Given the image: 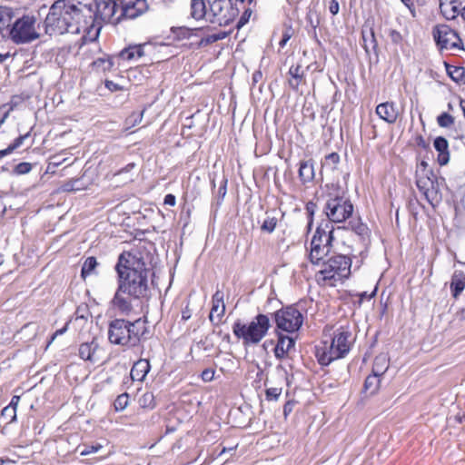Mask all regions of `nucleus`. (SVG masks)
I'll return each instance as SVG.
<instances>
[{
    "label": "nucleus",
    "instance_id": "obj_23",
    "mask_svg": "<svg viewBox=\"0 0 465 465\" xmlns=\"http://www.w3.org/2000/svg\"><path fill=\"white\" fill-rule=\"evenodd\" d=\"M151 369L149 360L140 359L135 361L131 369L130 376L133 381H143Z\"/></svg>",
    "mask_w": 465,
    "mask_h": 465
},
{
    "label": "nucleus",
    "instance_id": "obj_34",
    "mask_svg": "<svg viewBox=\"0 0 465 465\" xmlns=\"http://www.w3.org/2000/svg\"><path fill=\"white\" fill-rule=\"evenodd\" d=\"M97 348V343L94 341L91 342H84L78 350L79 357L84 361H92V356Z\"/></svg>",
    "mask_w": 465,
    "mask_h": 465
},
{
    "label": "nucleus",
    "instance_id": "obj_62",
    "mask_svg": "<svg viewBox=\"0 0 465 465\" xmlns=\"http://www.w3.org/2000/svg\"><path fill=\"white\" fill-rule=\"evenodd\" d=\"M68 324L69 322H66L65 325L59 329V330H56L53 335L51 336L49 341L47 342V347L54 341V339L59 336V335H62L64 334L66 331H67V328H68Z\"/></svg>",
    "mask_w": 465,
    "mask_h": 465
},
{
    "label": "nucleus",
    "instance_id": "obj_58",
    "mask_svg": "<svg viewBox=\"0 0 465 465\" xmlns=\"http://www.w3.org/2000/svg\"><path fill=\"white\" fill-rule=\"evenodd\" d=\"M305 210H306L308 218H311V220H313L315 212L317 210V203L312 201L308 202L306 203Z\"/></svg>",
    "mask_w": 465,
    "mask_h": 465
},
{
    "label": "nucleus",
    "instance_id": "obj_49",
    "mask_svg": "<svg viewBox=\"0 0 465 465\" xmlns=\"http://www.w3.org/2000/svg\"><path fill=\"white\" fill-rule=\"evenodd\" d=\"M212 28L210 26H202L192 28V38H197L198 40L205 36L207 32H210Z\"/></svg>",
    "mask_w": 465,
    "mask_h": 465
},
{
    "label": "nucleus",
    "instance_id": "obj_41",
    "mask_svg": "<svg viewBox=\"0 0 465 465\" xmlns=\"http://www.w3.org/2000/svg\"><path fill=\"white\" fill-rule=\"evenodd\" d=\"M278 219L275 216H267L261 225L262 232L272 233L277 226Z\"/></svg>",
    "mask_w": 465,
    "mask_h": 465
},
{
    "label": "nucleus",
    "instance_id": "obj_59",
    "mask_svg": "<svg viewBox=\"0 0 465 465\" xmlns=\"http://www.w3.org/2000/svg\"><path fill=\"white\" fill-rule=\"evenodd\" d=\"M23 101V98L19 95H13L11 97V100L8 104H4L3 107L8 105L9 106V109L7 111H9V113L11 111H13L21 102Z\"/></svg>",
    "mask_w": 465,
    "mask_h": 465
},
{
    "label": "nucleus",
    "instance_id": "obj_47",
    "mask_svg": "<svg viewBox=\"0 0 465 465\" xmlns=\"http://www.w3.org/2000/svg\"><path fill=\"white\" fill-rule=\"evenodd\" d=\"M128 400L129 395L127 393L118 395L114 402L115 411H124L128 405Z\"/></svg>",
    "mask_w": 465,
    "mask_h": 465
},
{
    "label": "nucleus",
    "instance_id": "obj_10",
    "mask_svg": "<svg viewBox=\"0 0 465 465\" xmlns=\"http://www.w3.org/2000/svg\"><path fill=\"white\" fill-rule=\"evenodd\" d=\"M351 335L352 333L349 323L339 326L333 331L331 347L336 353V357L342 359L350 352L352 345V341H351Z\"/></svg>",
    "mask_w": 465,
    "mask_h": 465
},
{
    "label": "nucleus",
    "instance_id": "obj_51",
    "mask_svg": "<svg viewBox=\"0 0 465 465\" xmlns=\"http://www.w3.org/2000/svg\"><path fill=\"white\" fill-rule=\"evenodd\" d=\"M1 416L8 420V423L13 422L16 420V411L11 408L5 407L1 411Z\"/></svg>",
    "mask_w": 465,
    "mask_h": 465
},
{
    "label": "nucleus",
    "instance_id": "obj_42",
    "mask_svg": "<svg viewBox=\"0 0 465 465\" xmlns=\"http://www.w3.org/2000/svg\"><path fill=\"white\" fill-rule=\"evenodd\" d=\"M85 188V186L83 184L82 180L77 179H71L67 182H65L63 185V190L64 192H75Z\"/></svg>",
    "mask_w": 465,
    "mask_h": 465
},
{
    "label": "nucleus",
    "instance_id": "obj_37",
    "mask_svg": "<svg viewBox=\"0 0 465 465\" xmlns=\"http://www.w3.org/2000/svg\"><path fill=\"white\" fill-rule=\"evenodd\" d=\"M305 19L307 24L311 26L313 35L316 36V29L321 23L319 12L315 8H309Z\"/></svg>",
    "mask_w": 465,
    "mask_h": 465
},
{
    "label": "nucleus",
    "instance_id": "obj_57",
    "mask_svg": "<svg viewBox=\"0 0 465 465\" xmlns=\"http://www.w3.org/2000/svg\"><path fill=\"white\" fill-rule=\"evenodd\" d=\"M215 371L211 368L204 369L201 373V378L203 381H212L214 378Z\"/></svg>",
    "mask_w": 465,
    "mask_h": 465
},
{
    "label": "nucleus",
    "instance_id": "obj_12",
    "mask_svg": "<svg viewBox=\"0 0 465 465\" xmlns=\"http://www.w3.org/2000/svg\"><path fill=\"white\" fill-rule=\"evenodd\" d=\"M121 8L116 23L124 19H135L143 15L148 8L146 0H118Z\"/></svg>",
    "mask_w": 465,
    "mask_h": 465
},
{
    "label": "nucleus",
    "instance_id": "obj_38",
    "mask_svg": "<svg viewBox=\"0 0 465 465\" xmlns=\"http://www.w3.org/2000/svg\"><path fill=\"white\" fill-rule=\"evenodd\" d=\"M441 194L440 192V184L438 178H433V181H430V184L429 186V194L428 198H425L429 203L433 206V200L440 199Z\"/></svg>",
    "mask_w": 465,
    "mask_h": 465
},
{
    "label": "nucleus",
    "instance_id": "obj_33",
    "mask_svg": "<svg viewBox=\"0 0 465 465\" xmlns=\"http://www.w3.org/2000/svg\"><path fill=\"white\" fill-rule=\"evenodd\" d=\"M415 183H416L417 188L419 189V191L420 193H422L424 197L428 198L429 186L430 184V177L429 176L427 177V176L423 175L422 173H420V171H416Z\"/></svg>",
    "mask_w": 465,
    "mask_h": 465
},
{
    "label": "nucleus",
    "instance_id": "obj_43",
    "mask_svg": "<svg viewBox=\"0 0 465 465\" xmlns=\"http://www.w3.org/2000/svg\"><path fill=\"white\" fill-rule=\"evenodd\" d=\"M212 303L221 304L220 312L217 314V318L221 321V318L224 315L225 312V305L223 302V292L220 290H217L212 298Z\"/></svg>",
    "mask_w": 465,
    "mask_h": 465
},
{
    "label": "nucleus",
    "instance_id": "obj_22",
    "mask_svg": "<svg viewBox=\"0 0 465 465\" xmlns=\"http://www.w3.org/2000/svg\"><path fill=\"white\" fill-rule=\"evenodd\" d=\"M231 34V31H219L218 33L210 34L207 32L205 36L198 41H193L190 45L192 48L200 49L205 46H208L219 40H223L226 38Z\"/></svg>",
    "mask_w": 465,
    "mask_h": 465
},
{
    "label": "nucleus",
    "instance_id": "obj_6",
    "mask_svg": "<svg viewBox=\"0 0 465 465\" xmlns=\"http://www.w3.org/2000/svg\"><path fill=\"white\" fill-rule=\"evenodd\" d=\"M322 269L319 273L322 275V280L341 281L349 278L351 274V260L343 254H334L322 263Z\"/></svg>",
    "mask_w": 465,
    "mask_h": 465
},
{
    "label": "nucleus",
    "instance_id": "obj_44",
    "mask_svg": "<svg viewBox=\"0 0 465 465\" xmlns=\"http://www.w3.org/2000/svg\"><path fill=\"white\" fill-rule=\"evenodd\" d=\"M139 403L143 408L153 409L156 405L153 392H145L139 399Z\"/></svg>",
    "mask_w": 465,
    "mask_h": 465
},
{
    "label": "nucleus",
    "instance_id": "obj_45",
    "mask_svg": "<svg viewBox=\"0 0 465 465\" xmlns=\"http://www.w3.org/2000/svg\"><path fill=\"white\" fill-rule=\"evenodd\" d=\"M33 168L32 163L27 162H23L16 164L14 169L10 172L13 175H23L31 172Z\"/></svg>",
    "mask_w": 465,
    "mask_h": 465
},
{
    "label": "nucleus",
    "instance_id": "obj_39",
    "mask_svg": "<svg viewBox=\"0 0 465 465\" xmlns=\"http://www.w3.org/2000/svg\"><path fill=\"white\" fill-rule=\"evenodd\" d=\"M227 183H228V179L226 178L225 175L223 176L221 182H220V185H219V188L217 190V192H213V193L215 194V199H216V205L219 206L223 198L225 197L226 195V193H227Z\"/></svg>",
    "mask_w": 465,
    "mask_h": 465
},
{
    "label": "nucleus",
    "instance_id": "obj_7",
    "mask_svg": "<svg viewBox=\"0 0 465 465\" xmlns=\"http://www.w3.org/2000/svg\"><path fill=\"white\" fill-rule=\"evenodd\" d=\"M36 18L35 15H23L21 17L15 18L9 28V35L15 44H27L39 38V34L35 32V24Z\"/></svg>",
    "mask_w": 465,
    "mask_h": 465
},
{
    "label": "nucleus",
    "instance_id": "obj_2",
    "mask_svg": "<svg viewBox=\"0 0 465 465\" xmlns=\"http://www.w3.org/2000/svg\"><path fill=\"white\" fill-rule=\"evenodd\" d=\"M92 12V4L80 0H55L43 21L45 34L49 36L78 34L86 13L90 15Z\"/></svg>",
    "mask_w": 465,
    "mask_h": 465
},
{
    "label": "nucleus",
    "instance_id": "obj_36",
    "mask_svg": "<svg viewBox=\"0 0 465 465\" xmlns=\"http://www.w3.org/2000/svg\"><path fill=\"white\" fill-rule=\"evenodd\" d=\"M174 41L192 39V28L187 26H173L170 29Z\"/></svg>",
    "mask_w": 465,
    "mask_h": 465
},
{
    "label": "nucleus",
    "instance_id": "obj_50",
    "mask_svg": "<svg viewBox=\"0 0 465 465\" xmlns=\"http://www.w3.org/2000/svg\"><path fill=\"white\" fill-rule=\"evenodd\" d=\"M389 37L391 41V43L395 45H399L402 44L403 37L401 34L397 31L396 29H390L389 30Z\"/></svg>",
    "mask_w": 465,
    "mask_h": 465
},
{
    "label": "nucleus",
    "instance_id": "obj_25",
    "mask_svg": "<svg viewBox=\"0 0 465 465\" xmlns=\"http://www.w3.org/2000/svg\"><path fill=\"white\" fill-rule=\"evenodd\" d=\"M145 45L146 44L129 45L118 54V57L124 61H131L135 58H140L144 55Z\"/></svg>",
    "mask_w": 465,
    "mask_h": 465
},
{
    "label": "nucleus",
    "instance_id": "obj_32",
    "mask_svg": "<svg viewBox=\"0 0 465 465\" xmlns=\"http://www.w3.org/2000/svg\"><path fill=\"white\" fill-rule=\"evenodd\" d=\"M447 74L456 83H465V68L461 66L450 65L447 62L444 63Z\"/></svg>",
    "mask_w": 465,
    "mask_h": 465
},
{
    "label": "nucleus",
    "instance_id": "obj_5",
    "mask_svg": "<svg viewBox=\"0 0 465 465\" xmlns=\"http://www.w3.org/2000/svg\"><path fill=\"white\" fill-rule=\"evenodd\" d=\"M326 187L333 192L328 193L329 198L323 208L324 214L332 223L345 222L352 216L354 211L352 203L345 197V192L341 189L338 183L326 184Z\"/></svg>",
    "mask_w": 465,
    "mask_h": 465
},
{
    "label": "nucleus",
    "instance_id": "obj_20",
    "mask_svg": "<svg viewBox=\"0 0 465 465\" xmlns=\"http://www.w3.org/2000/svg\"><path fill=\"white\" fill-rule=\"evenodd\" d=\"M433 147L438 152L437 162L444 166L450 162L449 142L444 136H437L433 141Z\"/></svg>",
    "mask_w": 465,
    "mask_h": 465
},
{
    "label": "nucleus",
    "instance_id": "obj_4",
    "mask_svg": "<svg viewBox=\"0 0 465 465\" xmlns=\"http://www.w3.org/2000/svg\"><path fill=\"white\" fill-rule=\"evenodd\" d=\"M272 327L271 320L268 314L258 313L251 322H243L237 319L232 324V333L238 339L242 340L244 347L259 344L267 335Z\"/></svg>",
    "mask_w": 465,
    "mask_h": 465
},
{
    "label": "nucleus",
    "instance_id": "obj_56",
    "mask_svg": "<svg viewBox=\"0 0 465 465\" xmlns=\"http://www.w3.org/2000/svg\"><path fill=\"white\" fill-rule=\"evenodd\" d=\"M252 11L250 9H246L242 15H241L240 19L237 22L236 28L240 29L245 24L248 23L250 16H251Z\"/></svg>",
    "mask_w": 465,
    "mask_h": 465
},
{
    "label": "nucleus",
    "instance_id": "obj_14",
    "mask_svg": "<svg viewBox=\"0 0 465 465\" xmlns=\"http://www.w3.org/2000/svg\"><path fill=\"white\" fill-rule=\"evenodd\" d=\"M126 322L124 318H116L108 323V340L112 344L127 347Z\"/></svg>",
    "mask_w": 465,
    "mask_h": 465
},
{
    "label": "nucleus",
    "instance_id": "obj_27",
    "mask_svg": "<svg viewBox=\"0 0 465 465\" xmlns=\"http://www.w3.org/2000/svg\"><path fill=\"white\" fill-rule=\"evenodd\" d=\"M288 74L290 75L288 80L290 87L294 91H298L299 85L305 78V74L302 65L300 64H297L296 65L292 64L289 69Z\"/></svg>",
    "mask_w": 465,
    "mask_h": 465
},
{
    "label": "nucleus",
    "instance_id": "obj_55",
    "mask_svg": "<svg viewBox=\"0 0 465 465\" xmlns=\"http://www.w3.org/2000/svg\"><path fill=\"white\" fill-rule=\"evenodd\" d=\"M101 449H102V445H100V444L84 446V449L80 450V455L87 456L89 454L97 452Z\"/></svg>",
    "mask_w": 465,
    "mask_h": 465
},
{
    "label": "nucleus",
    "instance_id": "obj_28",
    "mask_svg": "<svg viewBox=\"0 0 465 465\" xmlns=\"http://www.w3.org/2000/svg\"><path fill=\"white\" fill-rule=\"evenodd\" d=\"M450 292L453 298L457 299L465 288V273L462 271H455L451 276Z\"/></svg>",
    "mask_w": 465,
    "mask_h": 465
},
{
    "label": "nucleus",
    "instance_id": "obj_11",
    "mask_svg": "<svg viewBox=\"0 0 465 465\" xmlns=\"http://www.w3.org/2000/svg\"><path fill=\"white\" fill-rule=\"evenodd\" d=\"M385 361L384 356H377L374 359L371 373L368 375L364 381L361 393L366 397L375 395L381 386V377L386 372V369H378L379 361Z\"/></svg>",
    "mask_w": 465,
    "mask_h": 465
},
{
    "label": "nucleus",
    "instance_id": "obj_29",
    "mask_svg": "<svg viewBox=\"0 0 465 465\" xmlns=\"http://www.w3.org/2000/svg\"><path fill=\"white\" fill-rule=\"evenodd\" d=\"M335 354L331 346L329 349H327L326 346H316L315 357L318 363L322 366H328L331 361L340 359V357H336Z\"/></svg>",
    "mask_w": 465,
    "mask_h": 465
},
{
    "label": "nucleus",
    "instance_id": "obj_31",
    "mask_svg": "<svg viewBox=\"0 0 465 465\" xmlns=\"http://www.w3.org/2000/svg\"><path fill=\"white\" fill-rule=\"evenodd\" d=\"M99 265L96 258L94 256L87 257L81 268V278L85 280L86 277L92 274H97L96 268Z\"/></svg>",
    "mask_w": 465,
    "mask_h": 465
},
{
    "label": "nucleus",
    "instance_id": "obj_54",
    "mask_svg": "<svg viewBox=\"0 0 465 465\" xmlns=\"http://www.w3.org/2000/svg\"><path fill=\"white\" fill-rule=\"evenodd\" d=\"M30 136V133H26L25 134H22V135H19L17 138H15L14 140V142L12 143L9 144V147L12 149V151L14 152L15 150H16L17 148H19L23 143L25 142V140L26 138H28Z\"/></svg>",
    "mask_w": 465,
    "mask_h": 465
},
{
    "label": "nucleus",
    "instance_id": "obj_13",
    "mask_svg": "<svg viewBox=\"0 0 465 465\" xmlns=\"http://www.w3.org/2000/svg\"><path fill=\"white\" fill-rule=\"evenodd\" d=\"M119 7L118 0H95L93 12L96 17L104 22L117 25L115 14Z\"/></svg>",
    "mask_w": 465,
    "mask_h": 465
},
{
    "label": "nucleus",
    "instance_id": "obj_48",
    "mask_svg": "<svg viewBox=\"0 0 465 465\" xmlns=\"http://www.w3.org/2000/svg\"><path fill=\"white\" fill-rule=\"evenodd\" d=\"M282 388H268L265 390V400L268 401H277L282 394Z\"/></svg>",
    "mask_w": 465,
    "mask_h": 465
},
{
    "label": "nucleus",
    "instance_id": "obj_9",
    "mask_svg": "<svg viewBox=\"0 0 465 465\" xmlns=\"http://www.w3.org/2000/svg\"><path fill=\"white\" fill-rule=\"evenodd\" d=\"M127 330V348L138 347L143 341L149 338V327L146 317L138 318L134 321L125 320Z\"/></svg>",
    "mask_w": 465,
    "mask_h": 465
},
{
    "label": "nucleus",
    "instance_id": "obj_18",
    "mask_svg": "<svg viewBox=\"0 0 465 465\" xmlns=\"http://www.w3.org/2000/svg\"><path fill=\"white\" fill-rule=\"evenodd\" d=\"M334 230L332 223L330 220H322L317 226L312 240L325 242V245L331 244L334 241Z\"/></svg>",
    "mask_w": 465,
    "mask_h": 465
},
{
    "label": "nucleus",
    "instance_id": "obj_64",
    "mask_svg": "<svg viewBox=\"0 0 465 465\" xmlns=\"http://www.w3.org/2000/svg\"><path fill=\"white\" fill-rule=\"evenodd\" d=\"M163 203L169 206H174L176 203V197L173 193H168L164 196Z\"/></svg>",
    "mask_w": 465,
    "mask_h": 465
},
{
    "label": "nucleus",
    "instance_id": "obj_26",
    "mask_svg": "<svg viewBox=\"0 0 465 465\" xmlns=\"http://www.w3.org/2000/svg\"><path fill=\"white\" fill-rule=\"evenodd\" d=\"M16 12L9 6L0 5V34L4 35V31L9 32V28L15 18Z\"/></svg>",
    "mask_w": 465,
    "mask_h": 465
},
{
    "label": "nucleus",
    "instance_id": "obj_30",
    "mask_svg": "<svg viewBox=\"0 0 465 465\" xmlns=\"http://www.w3.org/2000/svg\"><path fill=\"white\" fill-rule=\"evenodd\" d=\"M299 178L301 182L305 184L314 178V162L312 159L302 161L299 168Z\"/></svg>",
    "mask_w": 465,
    "mask_h": 465
},
{
    "label": "nucleus",
    "instance_id": "obj_52",
    "mask_svg": "<svg viewBox=\"0 0 465 465\" xmlns=\"http://www.w3.org/2000/svg\"><path fill=\"white\" fill-rule=\"evenodd\" d=\"M377 291H378V285L375 286L374 290L370 294H368L367 292H362L358 293L357 294L359 297L358 305L361 306L364 300H371V299L374 298L377 294Z\"/></svg>",
    "mask_w": 465,
    "mask_h": 465
},
{
    "label": "nucleus",
    "instance_id": "obj_35",
    "mask_svg": "<svg viewBox=\"0 0 465 465\" xmlns=\"http://www.w3.org/2000/svg\"><path fill=\"white\" fill-rule=\"evenodd\" d=\"M91 65L93 69L96 70L97 72H105L112 69L114 66V61L110 56L99 57L95 59Z\"/></svg>",
    "mask_w": 465,
    "mask_h": 465
},
{
    "label": "nucleus",
    "instance_id": "obj_17",
    "mask_svg": "<svg viewBox=\"0 0 465 465\" xmlns=\"http://www.w3.org/2000/svg\"><path fill=\"white\" fill-rule=\"evenodd\" d=\"M277 338L278 339L273 349V353L276 359L282 360L287 358L292 350L294 349L296 340L295 338L282 332L277 333Z\"/></svg>",
    "mask_w": 465,
    "mask_h": 465
},
{
    "label": "nucleus",
    "instance_id": "obj_3",
    "mask_svg": "<svg viewBox=\"0 0 465 465\" xmlns=\"http://www.w3.org/2000/svg\"><path fill=\"white\" fill-rule=\"evenodd\" d=\"M233 0H191V16L195 20L205 18L219 26L230 25L239 15Z\"/></svg>",
    "mask_w": 465,
    "mask_h": 465
},
{
    "label": "nucleus",
    "instance_id": "obj_24",
    "mask_svg": "<svg viewBox=\"0 0 465 465\" xmlns=\"http://www.w3.org/2000/svg\"><path fill=\"white\" fill-rule=\"evenodd\" d=\"M363 47L367 54L371 49L374 54H378V42L375 36L374 29L372 26H369L367 24L364 25L362 31Z\"/></svg>",
    "mask_w": 465,
    "mask_h": 465
},
{
    "label": "nucleus",
    "instance_id": "obj_40",
    "mask_svg": "<svg viewBox=\"0 0 465 465\" xmlns=\"http://www.w3.org/2000/svg\"><path fill=\"white\" fill-rule=\"evenodd\" d=\"M455 122V118L447 112H443L437 116V124L441 128H449Z\"/></svg>",
    "mask_w": 465,
    "mask_h": 465
},
{
    "label": "nucleus",
    "instance_id": "obj_1",
    "mask_svg": "<svg viewBox=\"0 0 465 465\" xmlns=\"http://www.w3.org/2000/svg\"><path fill=\"white\" fill-rule=\"evenodd\" d=\"M152 255L145 248L122 252L114 265L116 291L110 306L121 315L128 316L134 311L132 301H149L154 271Z\"/></svg>",
    "mask_w": 465,
    "mask_h": 465
},
{
    "label": "nucleus",
    "instance_id": "obj_60",
    "mask_svg": "<svg viewBox=\"0 0 465 465\" xmlns=\"http://www.w3.org/2000/svg\"><path fill=\"white\" fill-rule=\"evenodd\" d=\"M144 111L145 109L142 110L140 113L138 114H133L132 115H130L128 118H127V121L129 123H132L133 125H135L139 123H141L142 119H143V114H144Z\"/></svg>",
    "mask_w": 465,
    "mask_h": 465
},
{
    "label": "nucleus",
    "instance_id": "obj_21",
    "mask_svg": "<svg viewBox=\"0 0 465 465\" xmlns=\"http://www.w3.org/2000/svg\"><path fill=\"white\" fill-rule=\"evenodd\" d=\"M337 229L351 230L363 241L369 238L370 236V229L366 223H362L361 218L360 216H358L357 218H352L348 222L347 225L338 226Z\"/></svg>",
    "mask_w": 465,
    "mask_h": 465
},
{
    "label": "nucleus",
    "instance_id": "obj_61",
    "mask_svg": "<svg viewBox=\"0 0 465 465\" xmlns=\"http://www.w3.org/2000/svg\"><path fill=\"white\" fill-rule=\"evenodd\" d=\"M415 143L417 146L422 148L423 150L428 151L430 149V143L425 141L421 134H419L415 137Z\"/></svg>",
    "mask_w": 465,
    "mask_h": 465
},
{
    "label": "nucleus",
    "instance_id": "obj_15",
    "mask_svg": "<svg viewBox=\"0 0 465 465\" xmlns=\"http://www.w3.org/2000/svg\"><path fill=\"white\" fill-rule=\"evenodd\" d=\"M432 36L438 48L443 50L449 49L452 38H459V33L450 25L441 24L433 27Z\"/></svg>",
    "mask_w": 465,
    "mask_h": 465
},
{
    "label": "nucleus",
    "instance_id": "obj_8",
    "mask_svg": "<svg viewBox=\"0 0 465 465\" xmlns=\"http://www.w3.org/2000/svg\"><path fill=\"white\" fill-rule=\"evenodd\" d=\"M272 315L276 329L288 333L299 331L303 323V315L295 305L282 306Z\"/></svg>",
    "mask_w": 465,
    "mask_h": 465
},
{
    "label": "nucleus",
    "instance_id": "obj_53",
    "mask_svg": "<svg viewBox=\"0 0 465 465\" xmlns=\"http://www.w3.org/2000/svg\"><path fill=\"white\" fill-rule=\"evenodd\" d=\"M298 403L295 400H289L283 405V416L287 420L288 416L292 412L294 406Z\"/></svg>",
    "mask_w": 465,
    "mask_h": 465
},
{
    "label": "nucleus",
    "instance_id": "obj_16",
    "mask_svg": "<svg viewBox=\"0 0 465 465\" xmlns=\"http://www.w3.org/2000/svg\"><path fill=\"white\" fill-rule=\"evenodd\" d=\"M331 244H326L319 241H311L309 261L313 265H322L325 258L331 253Z\"/></svg>",
    "mask_w": 465,
    "mask_h": 465
},
{
    "label": "nucleus",
    "instance_id": "obj_19",
    "mask_svg": "<svg viewBox=\"0 0 465 465\" xmlns=\"http://www.w3.org/2000/svg\"><path fill=\"white\" fill-rule=\"evenodd\" d=\"M376 114L388 124H394L399 116V110L393 102H384L377 105Z\"/></svg>",
    "mask_w": 465,
    "mask_h": 465
},
{
    "label": "nucleus",
    "instance_id": "obj_63",
    "mask_svg": "<svg viewBox=\"0 0 465 465\" xmlns=\"http://www.w3.org/2000/svg\"><path fill=\"white\" fill-rule=\"evenodd\" d=\"M329 11L332 15H336L340 11V5L337 0H331L329 4Z\"/></svg>",
    "mask_w": 465,
    "mask_h": 465
},
{
    "label": "nucleus",
    "instance_id": "obj_46",
    "mask_svg": "<svg viewBox=\"0 0 465 465\" xmlns=\"http://www.w3.org/2000/svg\"><path fill=\"white\" fill-rule=\"evenodd\" d=\"M339 163L340 155L337 153H331L325 156L322 165L329 166L331 170H335Z\"/></svg>",
    "mask_w": 465,
    "mask_h": 465
}]
</instances>
